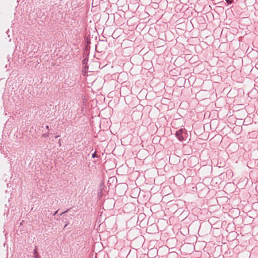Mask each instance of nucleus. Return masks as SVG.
Listing matches in <instances>:
<instances>
[{
    "instance_id": "nucleus-2",
    "label": "nucleus",
    "mask_w": 258,
    "mask_h": 258,
    "mask_svg": "<svg viewBox=\"0 0 258 258\" xmlns=\"http://www.w3.org/2000/svg\"><path fill=\"white\" fill-rule=\"evenodd\" d=\"M226 3L229 4H230L231 3H232L233 0H225Z\"/></svg>"
},
{
    "instance_id": "nucleus-9",
    "label": "nucleus",
    "mask_w": 258,
    "mask_h": 258,
    "mask_svg": "<svg viewBox=\"0 0 258 258\" xmlns=\"http://www.w3.org/2000/svg\"><path fill=\"white\" fill-rule=\"evenodd\" d=\"M35 258H37V255H35Z\"/></svg>"
},
{
    "instance_id": "nucleus-7",
    "label": "nucleus",
    "mask_w": 258,
    "mask_h": 258,
    "mask_svg": "<svg viewBox=\"0 0 258 258\" xmlns=\"http://www.w3.org/2000/svg\"><path fill=\"white\" fill-rule=\"evenodd\" d=\"M59 145L60 146V140H59Z\"/></svg>"
},
{
    "instance_id": "nucleus-3",
    "label": "nucleus",
    "mask_w": 258,
    "mask_h": 258,
    "mask_svg": "<svg viewBox=\"0 0 258 258\" xmlns=\"http://www.w3.org/2000/svg\"><path fill=\"white\" fill-rule=\"evenodd\" d=\"M96 153H94L93 155H92V157L93 158H95L96 157Z\"/></svg>"
},
{
    "instance_id": "nucleus-6",
    "label": "nucleus",
    "mask_w": 258,
    "mask_h": 258,
    "mask_svg": "<svg viewBox=\"0 0 258 258\" xmlns=\"http://www.w3.org/2000/svg\"><path fill=\"white\" fill-rule=\"evenodd\" d=\"M46 128L48 129L49 128V126L48 125H47L46 126Z\"/></svg>"
},
{
    "instance_id": "nucleus-8",
    "label": "nucleus",
    "mask_w": 258,
    "mask_h": 258,
    "mask_svg": "<svg viewBox=\"0 0 258 258\" xmlns=\"http://www.w3.org/2000/svg\"><path fill=\"white\" fill-rule=\"evenodd\" d=\"M43 136L44 137H46V135H43Z\"/></svg>"
},
{
    "instance_id": "nucleus-1",
    "label": "nucleus",
    "mask_w": 258,
    "mask_h": 258,
    "mask_svg": "<svg viewBox=\"0 0 258 258\" xmlns=\"http://www.w3.org/2000/svg\"><path fill=\"white\" fill-rule=\"evenodd\" d=\"M176 137L180 141L184 140L186 135V131L185 128H180L176 132Z\"/></svg>"
},
{
    "instance_id": "nucleus-4",
    "label": "nucleus",
    "mask_w": 258,
    "mask_h": 258,
    "mask_svg": "<svg viewBox=\"0 0 258 258\" xmlns=\"http://www.w3.org/2000/svg\"><path fill=\"white\" fill-rule=\"evenodd\" d=\"M36 253H37V250H36V248H35L34 251V254L35 255Z\"/></svg>"
},
{
    "instance_id": "nucleus-5",
    "label": "nucleus",
    "mask_w": 258,
    "mask_h": 258,
    "mask_svg": "<svg viewBox=\"0 0 258 258\" xmlns=\"http://www.w3.org/2000/svg\"><path fill=\"white\" fill-rule=\"evenodd\" d=\"M57 212V211H56V212L54 213L53 215H54H54H55V214H56Z\"/></svg>"
}]
</instances>
